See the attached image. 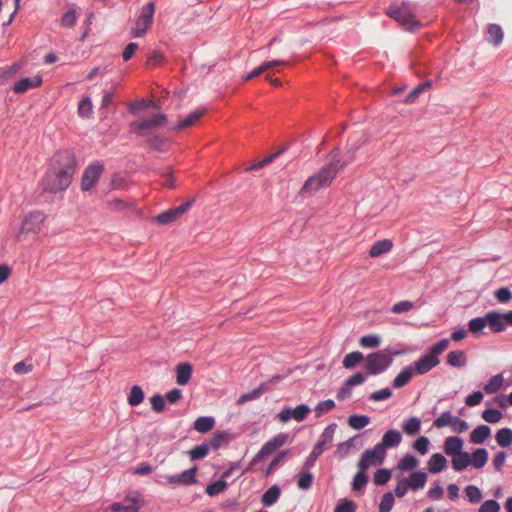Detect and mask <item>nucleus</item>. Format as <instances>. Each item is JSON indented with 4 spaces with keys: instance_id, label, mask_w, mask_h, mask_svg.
Wrapping results in <instances>:
<instances>
[{
    "instance_id": "f257e3e1",
    "label": "nucleus",
    "mask_w": 512,
    "mask_h": 512,
    "mask_svg": "<svg viewBox=\"0 0 512 512\" xmlns=\"http://www.w3.org/2000/svg\"><path fill=\"white\" fill-rule=\"evenodd\" d=\"M357 149L358 146H352L345 154L343 160L339 158L338 150L332 151L329 156V162L304 182L299 195L305 198L314 195L321 189L329 187L338 172L354 161Z\"/></svg>"
},
{
    "instance_id": "f03ea898",
    "label": "nucleus",
    "mask_w": 512,
    "mask_h": 512,
    "mask_svg": "<svg viewBox=\"0 0 512 512\" xmlns=\"http://www.w3.org/2000/svg\"><path fill=\"white\" fill-rule=\"evenodd\" d=\"M76 172V160L69 151L56 154L51 168L42 180L44 190L57 193L66 190Z\"/></svg>"
},
{
    "instance_id": "7ed1b4c3",
    "label": "nucleus",
    "mask_w": 512,
    "mask_h": 512,
    "mask_svg": "<svg viewBox=\"0 0 512 512\" xmlns=\"http://www.w3.org/2000/svg\"><path fill=\"white\" fill-rule=\"evenodd\" d=\"M449 346L448 339H442L430 347L427 354L420 357L412 367L415 374L424 375L436 367L439 363V355L442 354Z\"/></svg>"
},
{
    "instance_id": "20e7f679",
    "label": "nucleus",
    "mask_w": 512,
    "mask_h": 512,
    "mask_svg": "<svg viewBox=\"0 0 512 512\" xmlns=\"http://www.w3.org/2000/svg\"><path fill=\"white\" fill-rule=\"evenodd\" d=\"M400 351L384 349L370 353L365 357V368L371 375H378L385 372L392 364L393 355H399Z\"/></svg>"
},
{
    "instance_id": "39448f33",
    "label": "nucleus",
    "mask_w": 512,
    "mask_h": 512,
    "mask_svg": "<svg viewBox=\"0 0 512 512\" xmlns=\"http://www.w3.org/2000/svg\"><path fill=\"white\" fill-rule=\"evenodd\" d=\"M337 428L335 423L327 426L322 432L319 441L313 447L310 455L306 459L305 466L313 467L316 459L326 450L328 449L333 441L334 433Z\"/></svg>"
},
{
    "instance_id": "423d86ee",
    "label": "nucleus",
    "mask_w": 512,
    "mask_h": 512,
    "mask_svg": "<svg viewBox=\"0 0 512 512\" xmlns=\"http://www.w3.org/2000/svg\"><path fill=\"white\" fill-rule=\"evenodd\" d=\"M167 123V116L163 113H157L150 117L131 122L130 131L144 135L145 132L149 130L163 128Z\"/></svg>"
},
{
    "instance_id": "0eeeda50",
    "label": "nucleus",
    "mask_w": 512,
    "mask_h": 512,
    "mask_svg": "<svg viewBox=\"0 0 512 512\" xmlns=\"http://www.w3.org/2000/svg\"><path fill=\"white\" fill-rule=\"evenodd\" d=\"M154 13L155 3L153 1L148 2L142 7L140 15L135 21V25L131 30L133 37L139 38L146 33L152 24Z\"/></svg>"
},
{
    "instance_id": "6e6552de",
    "label": "nucleus",
    "mask_w": 512,
    "mask_h": 512,
    "mask_svg": "<svg viewBox=\"0 0 512 512\" xmlns=\"http://www.w3.org/2000/svg\"><path fill=\"white\" fill-rule=\"evenodd\" d=\"M386 14L405 27H419V22L415 20V16L408 3H402L399 7H389Z\"/></svg>"
},
{
    "instance_id": "1a4fd4ad",
    "label": "nucleus",
    "mask_w": 512,
    "mask_h": 512,
    "mask_svg": "<svg viewBox=\"0 0 512 512\" xmlns=\"http://www.w3.org/2000/svg\"><path fill=\"white\" fill-rule=\"evenodd\" d=\"M44 219V214L41 212H32L27 215L22 222L20 231L16 235L17 241H23L24 236L28 234L39 233Z\"/></svg>"
},
{
    "instance_id": "9d476101",
    "label": "nucleus",
    "mask_w": 512,
    "mask_h": 512,
    "mask_svg": "<svg viewBox=\"0 0 512 512\" xmlns=\"http://www.w3.org/2000/svg\"><path fill=\"white\" fill-rule=\"evenodd\" d=\"M386 457V452L377 445L373 449L365 450L358 462V468L361 470H367L372 466L381 465Z\"/></svg>"
},
{
    "instance_id": "9b49d317",
    "label": "nucleus",
    "mask_w": 512,
    "mask_h": 512,
    "mask_svg": "<svg viewBox=\"0 0 512 512\" xmlns=\"http://www.w3.org/2000/svg\"><path fill=\"white\" fill-rule=\"evenodd\" d=\"M104 167L99 162L90 164L83 172L81 179V188L83 191L91 190L103 173Z\"/></svg>"
},
{
    "instance_id": "f8f14e48",
    "label": "nucleus",
    "mask_w": 512,
    "mask_h": 512,
    "mask_svg": "<svg viewBox=\"0 0 512 512\" xmlns=\"http://www.w3.org/2000/svg\"><path fill=\"white\" fill-rule=\"evenodd\" d=\"M194 199L187 201L175 208L166 210L157 215L154 220L161 225H166L175 222L183 214H185L192 206Z\"/></svg>"
},
{
    "instance_id": "ddd939ff",
    "label": "nucleus",
    "mask_w": 512,
    "mask_h": 512,
    "mask_svg": "<svg viewBox=\"0 0 512 512\" xmlns=\"http://www.w3.org/2000/svg\"><path fill=\"white\" fill-rule=\"evenodd\" d=\"M143 499L139 493H133L124 498L122 502L111 505L113 512H138L142 507Z\"/></svg>"
},
{
    "instance_id": "4468645a",
    "label": "nucleus",
    "mask_w": 512,
    "mask_h": 512,
    "mask_svg": "<svg viewBox=\"0 0 512 512\" xmlns=\"http://www.w3.org/2000/svg\"><path fill=\"white\" fill-rule=\"evenodd\" d=\"M310 411L306 404L298 405L296 408L286 407L278 413L277 418L281 423H286L290 419L301 422L306 419Z\"/></svg>"
},
{
    "instance_id": "2eb2a0df",
    "label": "nucleus",
    "mask_w": 512,
    "mask_h": 512,
    "mask_svg": "<svg viewBox=\"0 0 512 512\" xmlns=\"http://www.w3.org/2000/svg\"><path fill=\"white\" fill-rule=\"evenodd\" d=\"M197 467L194 466L191 469L185 470L180 474L168 475L166 479L172 486H186L197 482L196 480Z\"/></svg>"
},
{
    "instance_id": "dca6fc26",
    "label": "nucleus",
    "mask_w": 512,
    "mask_h": 512,
    "mask_svg": "<svg viewBox=\"0 0 512 512\" xmlns=\"http://www.w3.org/2000/svg\"><path fill=\"white\" fill-rule=\"evenodd\" d=\"M402 441V435L398 430L390 429L384 433L382 436L381 442L377 443L376 445L384 452H386L389 448H395L397 447Z\"/></svg>"
},
{
    "instance_id": "f3484780",
    "label": "nucleus",
    "mask_w": 512,
    "mask_h": 512,
    "mask_svg": "<svg viewBox=\"0 0 512 512\" xmlns=\"http://www.w3.org/2000/svg\"><path fill=\"white\" fill-rule=\"evenodd\" d=\"M42 84V77L35 75L31 78H22L14 84L13 90L15 93H25L29 89L37 88Z\"/></svg>"
},
{
    "instance_id": "a211bd4d",
    "label": "nucleus",
    "mask_w": 512,
    "mask_h": 512,
    "mask_svg": "<svg viewBox=\"0 0 512 512\" xmlns=\"http://www.w3.org/2000/svg\"><path fill=\"white\" fill-rule=\"evenodd\" d=\"M487 325L494 333L502 332L506 329V323L503 316V313L500 312H489L486 314Z\"/></svg>"
},
{
    "instance_id": "6ab92c4d",
    "label": "nucleus",
    "mask_w": 512,
    "mask_h": 512,
    "mask_svg": "<svg viewBox=\"0 0 512 512\" xmlns=\"http://www.w3.org/2000/svg\"><path fill=\"white\" fill-rule=\"evenodd\" d=\"M410 490L417 491L422 489L427 482V474L422 471L413 472L408 478L404 479Z\"/></svg>"
},
{
    "instance_id": "aec40b11",
    "label": "nucleus",
    "mask_w": 512,
    "mask_h": 512,
    "mask_svg": "<svg viewBox=\"0 0 512 512\" xmlns=\"http://www.w3.org/2000/svg\"><path fill=\"white\" fill-rule=\"evenodd\" d=\"M193 367L190 363H181L176 368V382L179 385H186L192 376Z\"/></svg>"
},
{
    "instance_id": "412c9836",
    "label": "nucleus",
    "mask_w": 512,
    "mask_h": 512,
    "mask_svg": "<svg viewBox=\"0 0 512 512\" xmlns=\"http://www.w3.org/2000/svg\"><path fill=\"white\" fill-rule=\"evenodd\" d=\"M463 440L459 437H448L444 442V451L449 456L459 454L463 449Z\"/></svg>"
},
{
    "instance_id": "4be33fe9",
    "label": "nucleus",
    "mask_w": 512,
    "mask_h": 512,
    "mask_svg": "<svg viewBox=\"0 0 512 512\" xmlns=\"http://www.w3.org/2000/svg\"><path fill=\"white\" fill-rule=\"evenodd\" d=\"M393 247V243L389 239H383L375 242L370 250H369V256L372 258L379 257L387 252H389Z\"/></svg>"
},
{
    "instance_id": "5701e85b",
    "label": "nucleus",
    "mask_w": 512,
    "mask_h": 512,
    "mask_svg": "<svg viewBox=\"0 0 512 512\" xmlns=\"http://www.w3.org/2000/svg\"><path fill=\"white\" fill-rule=\"evenodd\" d=\"M447 465L446 458L441 453L433 454L428 461L429 472L436 474L441 472Z\"/></svg>"
},
{
    "instance_id": "b1692460",
    "label": "nucleus",
    "mask_w": 512,
    "mask_h": 512,
    "mask_svg": "<svg viewBox=\"0 0 512 512\" xmlns=\"http://www.w3.org/2000/svg\"><path fill=\"white\" fill-rule=\"evenodd\" d=\"M205 110H197L189 114L187 117L179 121V123L174 127L175 130H183L193 126L197 123L200 118L205 114Z\"/></svg>"
},
{
    "instance_id": "393cba45",
    "label": "nucleus",
    "mask_w": 512,
    "mask_h": 512,
    "mask_svg": "<svg viewBox=\"0 0 512 512\" xmlns=\"http://www.w3.org/2000/svg\"><path fill=\"white\" fill-rule=\"evenodd\" d=\"M467 363V357L464 351H450L447 355V364L452 367H464Z\"/></svg>"
},
{
    "instance_id": "a878e982",
    "label": "nucleus",
    "mask_w": 512,
    "mask_h": 512,
    "mask_svg": "<svg viewBox=\"0 0 512 512\" xmlns=\"http://www.w3.org/2000/svg\"><path fill=\"white\" fill-rule=\"evenodd\" d=\"M415 371L412 366L404 368L393 380L392 385L394 388H402L409 383Z\"/></svg>"
},
{
    "instance_id": "bb28decb",
    "label": "nucleus",
    "mask_w": 512,
    "mask_h": 512,
    "mask_svg": "<svg viewBox=\"0 0 512 512\" xmlns=\"http://www.w3.org/2000/svg\"><path fill=\"white\" fill-rule=\"evenodd\" d=\"M491 434V429L487 425H480L475 428L470 434V440L472 443L481 444L483 443Z\"/></svg>"
},
{
    "instance_id": "cd10ccee",
    "label": "nucleus",
    "mask_w": 512,
    "mask_h": 512,
    "mask_svg": "<svg viewBox=\"0 0 512 512\" xmlns=\"http://www.w3.org/2000/svg\"><path fill=\"white\" fill-rule=\"evenodd\" d=\"M280 494V488L277 485H273L262 495L261 501L264 506H272L278 501Z\"/></svg>"
},
{
    "instance_id": "c85d7f7f",
    "label": "nucleus",
    "mask_w": 512,
    "mask_h": 512,
    "mask_svg": "<svg viewBox=\"0 0 512 512\" xmlns=\"http://www.w3.org/2000/svg\"><path fill=\"white\" fill-rule=\"evenodd\" d=\"M471 458V463L476 469L482 468L488 460V452L485 448L476 449Z\"/></svg>"
},
{
    "instance_id": "c756f323",
    "label": "nucleus",
    "mask_w": 512,
    "mask_h": 512,
    "mask_svg": "<svg viewBox=\"0 0 512 512\" xmlns=\"http://www.w3.org/2000/svg\"><path fill=\"white\" fill-rule=\"evenodd\" d=\"M487 40L493 45H499L503 40L502 28L497 24H490L487 31Z\"/></svg>"
},
{
    "instance_id": "7c9ffc66",
    "label": "nucleus",
    "mask_w": 512,
    "mask_h": 512,
    "mask_svg": "<svg viewBox=\"0 0 512 512\" xmlns=\"http://www.w3.org/2000/svg\"><path fill=\"white\" fill-rule=\"evenodd\" d=\"M215 425V420L212 417L203 416L196 419L194 422V429L200 433L210 431Z\"/></svg>"
},
{
    "instance_id": "2f4dec72",
    "label": "nucleus",
    "mask_w": 512,
    "mask_h": 512,
    "mask_svg": "<svg viewBox=\"0 0 512 512\" xmlns=\"http://www.w3.org/2000/svg\"><path fill=\"white\" fill-rule=\"evenodd\" d=\"M471 463V458L468 452H461L453 456L452 466L456 471L465 469Z\"/></svg>"
},
{
    "instance_id": "473e14b6",
    "label": "nucleus",
    "mask_w": 512,
    "mask_h": 512,
    "mask_svg": "<svg viewBox=\"0 0 512 512\" xmlns=\"http://www.w3.org/2000/svg\"><path fill=\"white\" fill-rule=\"evenodd\" d=\"M363 360H365V357L363 355L362 352H359V351H354V352H351V353H348L344 359H343V366L346 368V369H352L354 368L357 364H359L360 362H362Z\"/></svg>"
},
{
    "instance_id": "72a5a7b5",
    "label": "nucleus",
    "mask_w": 512,
    "mask_h": 512,
    "mask_svg": "<svg viewBox=\"0 0 512 512\" xmlns=\"http://www.w3.org/2000/svg\"><path fill=\"white\" fill-rule=\"evenodd\" d=\"M144 400V392L138 385H134L131 388L130 394L128 395L127 401L130 406L135 407L141 404Z\"/></svg>"
},
{
    "instance_id": "f704fd0d",
    "label": "nucleus",
    "mask_w": 512,
    "mask_h": 512,
    "mask_svg": "<svg viewBox=\"0 0 512 512\" xmlns=\"http://www.w3.org/2000/svg\"><path fill=\"white\" fill-rule=\"evenodd\" d=\"M370 423V418L366 415H351L348 418V425L355 430H360Z\"/></svg>"
},
{
    "instance_id": "c9c22d12",
    "label": "nucleus",
    "mask_w": 512,
    "mask_h": 512,
    "mask_svg": "<svg viewBox=\"0 0 512 512\" xmlns=\"http://www.w3.org/2000/svg\"><path fill=\"white\" fill-rule=\"evenodd\" d=\"M381 337L376 334L364 335L359 339V345L363 348H377L381 344Z\"/></svg>"
},
{
    "instance_id": "e433bc0d",
    "label": "nucleus",
    "mask_w": 512,
    "mask_h": 512,
    "mask_svg": "<svg viewBox=\"0 0 512 512\" xmlns=\"http://www.w3.org/2000/svg\"><path fill=\"white\" fill-rule=\"evenodd\" d=\"M496 441L501 447H508L512 443V430L502 428L496 433Z\"/></svg>"
},
{
    "instance_id": "4c0bfd02",
    "label": "nucleus",
    "mask_w": 512,
    "mask_h": 512,
    "mask_svg": "<svg viewBox=\"0 0 512 512\" xmlns=\"http://www.w3.org/2000/svg\"><path fill=\"white\" fill-rule=\"evenodd\" d=\"M420 429L421 421L417 417H411L403 424V431L410 436L417 434Z\"/></svg>"
},
{
    "instance_id": "58836bf2",
    "label": "nucleus",
    "mask_w": 512,
    "mask_h": 512,
    "mask_svg": "<svg viewBox=\"0 0 512 512\" xmlns=\"http://www.w3.org/2000/svg\"><path fill=\"white\" fill-rule=\"evenodd\" d=\"M418 464H419V461L415 456H413L411 454H406L399 461L398 468L403 471H409V470L416 468L418 466Z\"/></svg>"
},
{
    "instance_id": "ea45409f",
    "label": "nucleus",
    "mask_w": 512,
    "mask_h": 512,
    "mask_svg": "<svg viewBox=\"0 0 512 512\" xmlns=\"http://www.w3.org/2000/svg\"><path fill=\"white\" fill-rule=\"evenodd\" d=\"M503 381L504 379L502 374H497L489 380L483 389L487 394H493L502 387Z\"/></svg>"
},
{
    "instance_id": "a19ab883",
    "label": "nucleus",
    "mask_w": 512,
    "mask_h": 512,
    "mask_svg": "<svg viewBox=\"0 0 512 512\" xmlns=\"http://www.w3.org/2000/svg\"><path fill=\"white\" fill-rule=\"evenodd\" d=\"M368 482V476L365 470L359 469V471L354 475L352 481V489L354 491L361 490Z\"/></svg>"
},
{
    "instance_id": "79ce46f5",
    "label": "nucleus",
    "mask_w": 512,
    "mask_h": 512,
    "mask_svg": "<svg viewBox=\"0 0 512 512\" xmlns=\"http://www.w3.org/2000/svg\"><path fill=\"white\" fill-rule=\"evenodd\" d=\"M227 486H228L227 482L223 479H220V480L215 481L212 484L208 485L206 487V493L209 496H216V495L222 493L223 491H225Z\"/></svg>"
},
{
    "instance_id": "37998d69",
    "label": "nucleus",
    "mask_w": 512,
    "mask_h": 512,
    "mask_svg": "<svg viewBox=\"0 0 512 512\" xmlns=\"http://www.w3.org/2000/svg\"><path fill=\"white\" fill-rule=\"evenodd\" d=\"M454 418L455 416H453L451 412L446 411L434 420L433 425L438 429L448 425L451 426L453 424Z\"/></svg>"
},
{
    "instance_id": "c03bdc74",
    "label": "nucleus",
    "mask_w": 512,
    "mask_h": 512,
    "mask_svg": "<svg viewBox=\"0 0 512 512\" xmlns=\"http://www.w3.org/2000/svg\"><path fill=\"white\" fill-rule=\"evenodd\" d=\"M487 325V318L485 317H477L471 319L468 323L469 331L473 334H477L481 332Z\"/></svg>"
},
{
    "instance_id": "a18cd8bd",
    "label": "nucleus",
    "mask_w": 512,
    "mask_h": 512,
    "mask_svg": "<svg viewBox=\"0 0 512 512\" xmlns=\"http://www.w3.org/2000/svg\"><path fill=\"white\" fill-rule=\"evenodd\" d=\"M93 105L89 97L83 98L78 105V114L81 117L87 118L92 114Z\"/></svg>"
},
{
    "instance_id": "49530a36",
    "label": "nucleus",
    "mask_w": 512,
    "mask_h": 512,
    "mask_svg": "<svg viewBox=\"0 0 512 512\" xmlns=\"http://www.w3.org/2000/svg\"><path fill=\"white\" fill-rule=\"evenodd\" d=\"M265 391V384H261L258 388L252 390L251 392L245 393L240 396L238 399V404H243L247 401H251L254 399H257L262 395V393Z\"/></svg>"
},
{
    "instance_id": "de8ad7c7",
    "label": "nucleus",
    "mask_w": 512,
    "mask_h": 512,
    "mask_svg": "<svg viewBox=\"0 0 512 512\" xmlns=\"http://www.w3.org/2000/svg\"><path fill=\"white\" fill-rule=\"evenodd\" d=\"M465 494H466L468 500L474 504L479 503L482 499L481 491L475 485H468L465 488Z\"/></svg>"
},
{
    "instance_id": "09e8293b",
    "label": "nucleus",
    "mask_w": 512,
    "mask_h": 512,
    "mask_svg": "<svg viewBox=\"0 0 512 512\" xmlns=\"http://www.w3.org/2000/svg\"><path fill=\"white\" fill-rule=\"evenodd\" d=\"M353 440L354 438H351L347 441L340 443L335 451V456L339 459H343L344 457H346L349 454L351 448H353L354 446Z\"/></svg>"
},
{
    "instance_id": "8fccbe9b",
    "label": "nucleus",
    "mask_w": 512,
    "mask_h": 512,
    "mask_svg": "<svg viewBox=\"0 0 512 512\" xmlns=\"http://www.w3.org/2000/svg\"><path fill=\"white\" fill-rule=\"evenodd\" d=\"M502 417V412L497 409H487L482 413V418L488 423H497Z\"/></svg>"
},
{
    "instance_id": "3c124183",
    "label": "nucleus",
    "mask_w": 512,
    "mask_h": 512,
    "mask_svg": "<svg viewBox=\"0 0 512 512\" xmlns=\"http://www.w3.org/2000/svg\"><path fill=\"white\" fill-rule=\"evenodd\" d=\"M335 407V402L331 399L324 400L317 404L315 407V413L317 417H320L329 411H331Z\"/></svg>"
},
{
    "instance_id": "603ef678",
    "label": "nucleus",
    "mask_w": 512,
    "mask_h": 512,
    "mask_svg": "<svg viewBox=\"0 0 512 512\" xmlns=\"http://www.w3.org/2000/svg\"><path fill=\"white\" fill-rule=\"evenodd\" d=\"M209 452V447L206 444L198 445L189 451L191 460H198L204 458Z\"/></svg>"
},
{
    "instance_id": "864d4df0",
    "label": "nucleus",
    "mask_w": 512,
    "mask_h": 512,
    "mask_svg": "<svg viewBox=\"0 0 512 512\" xmlns=\"http://www.w3.org/2000/svg\"><path fill=\"white\" fill-rule=\"evenodd\" d=\"M413 307H414L413 302H411L409 300H404V301L395 303L391 308V312L394 314L406 313V312L410 311L411 309H413Z\"/></svg>"
},
{
    "instance_id": "5fc2aeb1",
    "label": "nucleus",
    "mask_w": 512,
    "mask_h": 512,
    "mask_svg": "<svg viewBox=\"0 0 512 512\" xmlns=\"http://www.w3.org/2000/svg\"><path fill=\"white\" fill-rule=\"evenodd\" d=\"M394 505V496L392 493H385L379 505V512H390Z\"/></svg>"
},
{
    "instance_id": "6e6d98bb",
    "label": "nucleus",
    "mask_w": 512,
    "mask_h": 512,
    "mask_svg": "<svg viewBox=\"0 0 512 512\" xmlns=\"http://www.w3.org/2000/svg\"><path fill=\"white\" fill-rule=\"evenodd\" d=\"M430 441L425 436H420L416 441L413 443V448L420 453L421 455H425L428 452Z\"/></svg>"
},
{
    "instance_id": "4d7b16f0",
    "label": "nucleus",
    "mask_w": 512,
    "mask_h": 512,
    "mask_svg": "<svg viewBox=\"0 0 512 512\" xmlns=\"http://www.w3.org/2000/svg\"><path fill=\"white\" fill-rule=\"evenodd\" d=\"M313 475L310 472L301 473L299 475L297 486L301 490H307L311 487Z\"/></svg>"
},
{
    "instance_id": "13d9d810",
    "label": "nucleus",
    "mask_w": 512,
    "mask_h": 512,
    "mask_svg": "<svg viewBox=\"0 0 512 512\" xmlns=\"http://www.w3.org/2000/svg\"><path fill=\"white\" fill-rule=\"evenodd\" d=\"M431 86V82H426L425 84H421V85H418L416 88H414L405 98V103L406 104H411L413 103L417 97L423 92V90L426 88V87H430Z\"/></svg>"
},
{
    "instance_id": "bf43d9fd",
    "label": "nucleus",
    "mask_w": 512,
    "mask_h": 512,
    "mask_svg": "<svg viewBox=\"0 0 512 512\" xmlns=\"http://www.w3.org/2000/svg\"><path fill=\"white\" fill-rule=\"evenodd\" d=\"M391 478L388 469H379L374 473V482L376 485H385Z\"/></svg>"
},
{
    "instance_id": "052dcab7",
    "label": "nucleus",
    "mask_w": 512,
    "mask_h": 512,
    "mask_svg": "<svg viewBox=\"0 0 512 512\" xmlns=\"http://www.w3.org/2000/svg\"><path fill=\"white\" fill-rule=\"evenodd\" d=\"M276 447H274V445L272 444V442L267 441L263 446L262 448L260 449V451L256 454V456L254 457L253 459V462H257L259 460H261L262 458H264L265 456H268L270 454H272L274 451H276Z\"/></svg>"
},
{
    "instance_id": "680f3d73",
    "label": "nucleus",
    "mask_w": 512,
    "mask_h": 512,
    "mask_svg": "<svg viewBox=\"0 0 512 512\" xmlns=\"http://www.w3.org/2000/svg\"><path fill=\"white\" fill-rule=\"evenodd\" d=\"M149 146L156 151H164L166 146V140L159 135H155L148 140Z\"/></svg>"
},
{
    "instance_id": "e2e57ef3",
    "label": "nucleus",
    "mask_w": 512,
    "mask_h": 512,
    "mask_svg": "<svg viewBox=\"0 0 512 512\" xmlns=\"http://www.w3.org/2000/svg\"><path fill=\"white\" fill-rule=\"evenodd\" d=\"M391 396H392L391 389L384 388V389H381L379 391H375V392L371 393L370 396H369V399L374 401V402H378V401L387 400Z\"/></svg>"
},
{
    "instance_id": "0e129e2a",
    "label": "nucleus",
    "mask_w": 512,
    "mask_h": 512,
    "mask_svg": "<svg viewBox=\"0 0 512 512\" xmlns=\"http://www.w3.org/2000/svg\"><path fill=\"white\" fill-rule=\"evenodd\" d=\"M77 13L74 9L68 10L61 19V24L65 27H72L76 23Z\"/></svg>"
},
{
    "instance_id": "69168bd1",
    "label": "nucleus",
    "mask_w": 512,
    "mask_h": 512,
    "mask_svg": "<svg viewBox=\"0 0 512 512\" xmlns=\"http://www.w3.org/2000/svg\"><path fill=\"white\" fill-rule=\"evenodd\" d=\"M152 409L157 412L161 413L164 410L165 407V401L164 398L160 394L153 395L150 399Z\"/></svg>"
},
{
    "instance_id": "338daca9",
    "label": "nucleus",
    "mask_w": 512,
    "mask_h": 512,
    "mask_svg": "<svg viewBox=\"0 0 512 512\" xmlns=\"http://www.w3.org/2000/svg\"><path fill=\"white\" fill-rule=\"evenodd\" d=\"M500 505L495 500L485 501L479 508L478 512H499Z\"/></svg>"
},
{
    "instance_id": "774afa93",
    "label": "nucleus",
    "mask_w": 512,
    "mask_h": 512,
    "mask_svg": "<svg viewBox=\"0 0 512 512\" xmlns=\"http://www.w3.org/2000/svg\"><path fill=\"white\" fill-rule=\"evenodd\" d=\"M356 506L351 500H344L340 504H338L334 510V512H355Z\"/></svg>"
}]
</instances>
